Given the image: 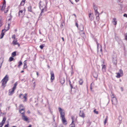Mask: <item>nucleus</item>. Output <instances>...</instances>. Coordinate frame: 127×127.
<instances>
[{"instance_id": "f257e3e1", "label": "nucleus", "mask_w": 127, "mask_h": 127, "mask_svg": "<svg viewBox=\"0 0 127 127\" xmlns=\"http://www.w3.org/2000/svg\"><path fill=\"white\" fill-rule=\"evenodd\" d=\"M59 111L60 112V117L63 124L66 125L67 124V121L65 117V113L64 111L61 108H58Z\"/></svg>"}, {"instance_id": "f03ea898", "label": "nucleus", "mask_w": 127, "mask_h": 127, "mask_svg": "<svg viewBox=\"0 0 127 127\" xmlns=\"http://www.w3.org/2000/svg\"><path fill=\"white\" fill-rule=\"evenodd\" d=\"M8 77L7 75H6L4 78L2 80V86H3L4 87L5 86V85L7 81L8 80Z\"/></svg>"}, {"instance_id": "7ed1b4c3", "label": "nucleus", "mask_w": 127, "mask_h": 127, "mask_svg": "<svg viewBox=\"0 0 127 127\" xmlns=\"http://www.w3.org/2000/svg\"><path fill=\"white\" fill-rule=\"evenodd\" d=\"M17 82H16L14 84V86L13 87L12 89L9 90L8 95H11L13 94L14 91L16 88L17 85Z\"/></svg>"}, {"instance_id": "20e7f679", "label": "nucleus", "mask_w": 127, "mask_h": 127, "mask_svg": "<svg viewBox=\"0 0 127 127\" xmlns=\"http://www.w3.org/2000/svg\"><path fill=\"white\" fill-rule=\"evenodd\" d=\"M112 62L114 64H117V55L116 54L113 55L112 57Z\"/></svg>"}, {"instance_id": "39448f33", "label": "nucleus", "mask_w": 127, "mask_h": 127, "mask_svg": "<svg viewBox=\"0 0 127 127\" xmlns=\"http://www.w3.org/2000/svg\"><path fill=\"white\" fill-rule=\"evenodd\" d=\"M25 95H23L21 94H20L19 95V97L22 99L24 98V102H25L26 101H27V94H25Z\"/></svg>"}, {"instance_id": "423d86ee", "label": "nucleus", "mask_w": 127, "mask_h": 127, "mask_svg": "<svg viewBox=\"0 0 127 127\" xmlns=\"http://www.w3.org/2000/svg\"><path fill=\"white\" fill-rule=\"evenodd\" d=\"M41 2V1L39 3V7L40 9L41 10V12L40 13V14L39 16V18H40L41 17V16H42V13H43V11L44 10V9H45V8L46 7V6H44V8H41V7H42V6L40 4V3Z\"/></svg>"}, {"instance_id": "0eeeda50", "label": "nucleus", "mask_w": 127, "mask_h": 127, "mask_svg": "<svg viewBox=\"0 0 127 127\" xmlns=\"http://www.w3.org/2000/svg\"><path fill=\"white\" fill-rule=\"evenodd\" d=\"M22 120L24 121L27 122L28 120V118L25 115L24 112V111L23 113H22Z\"/></svg>"}, {"instance_id": "6e6552de", "label": "nucleus", "mask_w": 127, "mask_h": 127, "mask_svg": "<svg viewBox=\"0 0 127 127\" xmlns=\"http://www.w3.org/2000/svg\"><path fill=\"white\" fill-rule=\"evenodd\" d=\"M51 75V82H52L54 79V75L53 71H51L50 72Z\"/></svg>"}, {"instance_id": "1a4fd4ad", "label": "nucleus", "mask_w": 127, "mask_h": 127, "mask_svg": "<svg viewBox=\"0 0 127 127\" xmlns=\"http://www.w3.org/2000/svg\"><path fill=\"white\" fill-rule=\"evenodd\" d=\"M112 103H115L117 102V101L116 98L114 96H112Z\"/></svg>"}, {"instance_id": "9d476101", "label": "nucleus", "mask_w": 127, "mask_h": 127, "mask_svg": "<svg viewBox=\"0 0 127 127\" xmlns=\"http://www.w3.org/2000/svg\"><path fill=\"white\" fill-rule=\"evenodd\" d=\"M6 120V119L5 117H4L3 118V120L1 123H0V127H2L4 123L5 122Z\"/></svg>"}, {"instance_id": "9b49d317", "label": "nucleus", "mask_w": 127, "mask_h": 127, "mask_svg": "<svg viewBox=\"0 0 127 127\" xmlns=\"http://www.w3.org/2000/svg\"><path fill=\"white\" fill-rule=\"evenodd\" d=\"M89 17L90 18V19L91 21L93 20L94 19V18L93 17V15L91 13H90L89 14Z\"/></svg>"}, {"instance_id": "f8f14e48", "label": "nucleus", "mask_w": 127, "mask_h": 127, "mask_svg": "<svg viewBox=\"0 0 127 127\" xmlns=\"http://www.w3.org/2000/svg\"><path fill=\"white\" fill-rule=\"evenodd\" d=\"M79 116L82 117L84 118L85 117L84 114L82 111H81V110L80 111V112L79 113Z\"/></svg>"}, {"instance_id": "ddd939ff", "label": "nucleus", "mask_w": 127, "mask_h": 127, "mask_svg": "<svg viewBox=\"0 0 127 127\" xmlns=\"http://www.w3.org/2000/svg\"><path fill=\"white\" fill-rule=\"evenodd\" d=\"M71 119L72 120V122L71 124L70 125V127H75V124L73 123V119L72 117Z\"/></svg>"}, {"instance_id": "4468645a", "label": "nucleus", "mask_w": 127, "mask_h": 127, "mask_svg": "<svg viewBox=\"0 0 127 127\" xmlns=\"http://www.w3.org/2000/svg\"><path fill=\"white\" fill-rule=\"evenodd\" d=\"M5 5H6V1H5V0H4V2L3 3V5L2 7L1 8V10H4L5 7Z\"/></svg>"}, {"instance_id": "2eb2a0df", "label": "nucleus", "mask_w": 127, "mask_h": 127, "mask_svg": "<svg viewBox=\"0 0 127 127\" xmlns=\"http://www.w3.org/2000/svg\"><path fill=\"white\" fill-rule=\"evenodd\" d=\"M102 70L103 72H105L106 71V66L105 65H102Z\"/></svg>"}, {"instance_id": "dca6fc26", "label": "nucleus", "mask_w": 127, "mask_h": 127, "mask_svg": "<svg viewBox=\"0 0 127 127\" xmlns=\"http://www.w3.org/2000/svg\"><path fill=\"white\" fill-rule=\"evenodd\" d=\"M116 19L115 18H114L112 20V22L114 23L113 24L116 25L117 24V22L116 21Z\"/></svg>"}, {"instance_id": "f3484780", "label": "nucleus", "mask_w": 127, "mask_h": 127, "mask_svg": "<svg viewBox=\"0 0 127 127\" xmlns=\"http://www.w3.org/2000/svg\"><path fill=\"white\" fill-rule=\"evenodd\" d=\"M65 82L64 79L63 78L61 79L60 80V82L62 84H63Z\"/></svg>"}, {"instance_id": "a211bd4d", "label": "nucleus", "mask_w": 127, "mask_h": 127, "mask_svg": "<svg viewBox=\"0 0 127 127\" xmlns=\"http://www.w3.org/2000/svg\"><path fill=\"white\" fill-rule=\"evenodd\" d=\"M93 75L94 78H97L98 77V74L96 72H95L93 73Z\"/></svg>"}, {"instance_id": "6ab92c4d", "label": "nucleus", "mask_w": 127, "mask_h": 127, "mask_svg": "<svg viewBox=\"0 0 127 127\" xmlns=\"http://www.w3.org/2000/svg\"><path fill=\"white\" fill-rule=\"evenodd\" d=\"M10 23H8V26L7 28H6V27H5V29L4 30H5L6 31H7L10 28Z\"/></svg>"}, {"instance_id": "aec40b11", "label": "nucleus", "mask_w": 127, "mask_h": 127, "mask_svg": "<svg viewBox=\"0 0 127 127\" xmlns=\"http://www.w3.org/2000/svg\"><path fill=\"white\" fill-rule=\"evenodd\" d=\"M28 10L31 12H32V6L30 5L28 7Z\"/></svg>"}, {"instance_id": "412c9836", "label": "nucleus", "mask_w": 127, "mask_h": 127, "mask_svg": "<svg viewBox=\"0 0 127 127\" xmlns=\"http://www.w3.org/2000/svg\"><path fill=\"white\" fill-rule=\"evenodd\" d=\"M13 43L14 45H18L19 46H20L18 42H17V41H15L14 40H13Z\"/></svg>"}, {"instance_id": "4be33fe9", "label": "nucleus", "mask_w": 127, "mask_h": 127, "mask_svg": "<svg viewBox=\"0 0 127 127\" xmlns=\"http://www.w3.org/2000/svg\"><path fill=\"white\" fill-rule=\"evenodd\" d=\"M26 0H23L21 2L20 5L22 6L24 5Z\"/></svg>"}, {"instance_id": "5701e85b", "label": "nucleus", "mask_w": 127, "mask_h": 127, "mask_svg": "<svg viewBox=\"0 0 127 127\" xmlns=\"http://www.w3.org/2000/svg\"><path fill=\"white\" fill-rule=\"evenodd\" d=\"M23 11L22 10H20L19 12V16H22L23 15Z\"/></svg>"}, {"instance_id": "b1692460", "label": "nucleus", "mask_w": 127, "mask_h": 127, "mask_svg": "<svg viewBox=\"0 0 127 127\" xmlns=\"http://www.w3.org/2000/svg\"><path fill=\"white\" fill-rule=\"evenodd\" d=\"M16 55V51H14L11 54L12 56L13 57H14Z\"/></svg>"}, {"instance_id": "393cba45", "label": "nucleus", "mask_w": 127, "mask_h": 127, "mask_svg": "<svg viewBox=\"0 0 127 127\" xmlns=\"http://www.w3.org/2000/svg\"><path fill=\"white\" fill-rule=\"evenodd\" d=\"M74 83H73L71 84H70V86L71 87V93H72V89L73 88H73V86H74V85H73Z\"/></svg>"}, {"instance_id": "a878e982", "label": "nucleus", "mask_w": 127, "mask_h": 127, "mask_svg": "<svg viewBox=\"0 0 127 127\" xmlns=\"http://www.w3.org/2000/svg\"><path fill=\"white\" fill-rule=\"evenodd\" d=\"M24 111L25 112V111L24 110V108H23L21 109H19V112L22 114V113H23Z\"/></svg>"}, {"instance_id": "bb28decb", "label": "nucleus", "mask_w": 127, "mask_h": 127, "mask_svg": "<svg viewBox=\"0 0 127 127\" xmlns=\"http://www.w3.org/2000/svg\"><path fill=\"white\" fill-rule=\"evenodd\" d=\"M19 64L18 65V68H20L21 65H22V63L21 61H20L18 63Z\"/></svg>"}, {"instance_id": "cd10ccee", "label": "nucleus", "mask_w": 127, "mask_h": 127, "mask_svg": "<svg viewBox=\"0 0 127 127\" xmlns=\"http://www.w3.org/2000/svg\"><path fill=\"white\" fill-rule=\"evenodd\" d=\"M83 82V81L82 79H80V80L79 81V84L80 85H82Z\"/></svg>"}, {"instance_id": "c85d7f7f", "label": "nucleus", "mask_w": 127, "mask_h": 127, "mask_svg": "<svg viewBox=\"0 0 127 127\" xmlns=\"http://www.w3.org/2000/svg\"><path fill=\"white\" fill-rule=\"evenodd\" d=\"M4 35V33L3 32H1L0 35V39H2L3 38Z\"/></svg>"}, {"instance_id": "c756f323", "label": "nucleus", "mask_w": 127, "mask_h": 127, "mask_svg": "<svg viewBox=\"0 0 127 127\" xmlns=\"http://www.w3.org/2000/svg\"><path fill=\"white\" fill-rule=\"evenodd\" d=\"M14 58L13 57H12V56L11 57H10V58H9V62H11L13 60H14Z\"/></svg>"}, {"instance_id": "7c9ffc66", "label": "nucleus", "mask_w": 127, "mask_h": 127, "mask_svg": "<svg viewBox=\"0 0 127 127\" xmlns=\"http://www.w3.org/2000/svg\"><path fill=\"white\" fill-rule=\"evenodd\" d=\"M121 76L119 72L117 73V75L116 77L117 78H119Z\"/></svg>"}, {"instance_id": "2f4dec72", "label": "nucleus", "mask_w": 127, "mask_h": 127, "mask_svg": "<svg viewBox=\"0 0 127 127\" xmlns=\"http://www.w3.org/2000/svg\"><path fill=\"white\" fill-rule=\"evenodd\" d=\"M93 7L94 10H96V9H98L97 7L95 5L94 3L93 4Z\"/></svg>"}, {"instance_id": "473e14b6", "label": "nucleus", "mask_w": 127, "mask_h": 127, "mask_svg": "<svg viewBox=\"0 0 127 127\" xmlns=\"http://www.w3.org/2000/svg\"><path fill=\"white\" fill-rule=\"evenodd\" d=\"M107 117L106 116V118L105 119L104 122V124L105 125L107 122Z\"/></svg>"}, {"instance_id": "72a5a7b5", "label": "nucleus", "mask_w": 127, "mask_h": 127, "mask_svg": "<svg viewBox=\"0 0 127 127\" xmlns=\"http://www.w3.org/2000/svg\"><path fill=\"white\" fill-rule=\"evenodd\" d=\"M26 62V61H24V68H25V69L27 67V64L26 63V62Z\"/></svg>"}, {"instance_id": "f704fd0d", "label": "nucleus", "mask_w": 127, "mask_h": 127, "mask_svg": "<svg viewBox=\"0 0 127 127\" xmlns=\"http://www.w3.org/2000/svg\"><path fill=\"white\" fill-rule=\"evenodd\" d=\"M45 46V45L44 44H42V45H41L39 47L41 49H43V48L44 47V46Z\"/></svg>"}, {"instance_id": "c9c22d12", "label": "nucleus", "mask_w": 127, "mask_h": 127, "mask_svg": "<svg viewBox=\"0 0 127 127\" xmlns=\"http://www.w3.org/2000/svg\"><path fill=\"white\" fill-rule=\"evenodd\" d=\"M95 40L96 42V44H97V48L98 49L99 44L98 43L97 40L96 39H95Z\"/></svg>"}, {"instance_id": "e433bc0d", "label": "nucleus", "mask_w": 127, "mask_h": 127, "mask_svg": "<svg viewBox=\"0 0 127 127\" xmlns=\"http://www.w3.org/2000/svg\"><path fill=\"white\" fill-rule=\"evenodd\" d=\"M96 19L97 21H98L99 20L100 18L99 16H96Z\"/></svg>"}, {"instance_id": "4c0bfd02", "label": "nucleus", "mask_w": 127, "mask_h": 127, "mask_svg": "<svg viewBox=\"0 0 127 127\" xmlns=\"http://www.w3.org/2000/svg\"><path fill=\"white\" fill-rule=\"evenodd\" d=\"M23 105L22 104H21L19 106V109H21L23 108Z\"/></svg>"}, {"instance_id": "58836bf2", "label": "nucleus", "mask_w": 127, "mask_h": 127, "mask_svg": "<svg viewBox=\"0 0 127 127\" xmlns=\"http://www.w3.org/2000/svg\"><path fill=\"white\" fill-rule=\"evenodd\" d=\"M119 73H120V74H122V75H123V71L121 69H120L119 71Z\"/></svg>"}, {"instance_id": "ea45409f", "label": "nucleus", "mask_w": 127, "mask_h": 127, "mask_svg": "<svg viewBox=\"0 0 127 127\" xmlns=\"http://www.w3.org/2000/svg\"><path fill=\"white\" fill-rule=\"evenodd\" d=\"M94 112L96 114H98V112L97 111H96V109H95L94 110Z\"/></svg>"}, {"instance_id": "a19ab883", "label": "nucleus", "mask_w": 127, "mask_h": 127, "mask_svg": "<svg viewBox=\"0 0 127 127\" xmlns=\"http://www.w3.org/2000/svg\"><path fill=\"white\" fill-rule=\"evenodd\" d=\"M2 26V22L1 21V20L0 19V27Z\"/></svg>"}, {"instance_id": "79ce46f5", "label": "nucleus", "mask_w": 127, "mask_h": 127, "mask_svg": "<svg viewBox=\"0 0 127 127\" xmlns=\"http://www.w3.org/2000/svg\"><path fill=\"white\" fill-rule=\"evenodd\" d=\"M95 15L96 16H99V13H98V12L97 13H95Z\"/></svg>"}, {"instance_id": "37998d69", "label": "nucleus", "mask_w": 127, "mask_h": 127, "mask_svg": "<svg viewBox=\"0 0 127 127\" xmlns=\"http://www.w3.org/2000/svg\"><path fill=\"white\" fill-rule=\"evenodd\" d=\"M8 11V9L7 8L6 10H5L4 11V13H6Z\"/></svg>"}, {"instance_id": "c03bdc74", "label": "nucleus", "mask_w": 127, "mask_h": 127, "mask_svg": "<svg viewBox=\"0 0 127 127\" xmlns=\"http://www.w3.org/2000/svg\"><path fill=\"white\" fill-rule=\"evenodd\" d=\"M76 26L77 27V28H78V25L77 23H76L75 24Z\"/></svg>"}, {"instance_id": "a18cd8bd", "label": "nucleus", "mask_w": 127, "mask_h": 127, "mask_svg": "<svg viewBox=\"0 0 127 127\" xmlns=\"http://www.w3.org/2000/svg\"><path fill=\"white\" fill-rule=\"evenodd\" d=\"M123 16L127 18V14H124Z\"/></svg>"}, {"instance_id": "49530a36", "label": "nucleus", "mask_w": 127, "mask_h": 127, "mask_svg": "<svg viewBox=\"0 0 127 127\" xmlns=\"http://www.w3.org/2000/svg\"><path fill=\"white\" fill-rule=\"evenodd\" d=\"M15 35H13L12 36V38H14V39H15Z\"/></svg>"}, {"instance_id": "de8ad7c7", "label": "nucleus", "mask_w": 127, "mask_h": 127, "mask_svg": "<svg viewBox=\"0 0 127 127\" xmlns=\"http://www.w3.org/2000/svg\"><path fill=\"white\" fill-rule=\"evenodd\" d=\"M97 9H96V10H94L95 12V13H97V12H98L97 11Z\"/></svg>"}, {"instance_id": "09e8293b", "label": "nucleus", "mask_w": 127, "mask_h": 127, "mask_svg": "<svg viewBox=\"0 0 127 127\" xmlns=\"http://www.w3.org/2000/svg\"><path fill=\"white\" fill-rule=\"evenodd\" d=\"M97 9H96V10H94L95 12V13H97V12H98L97 11Z\"/></svg>"}, {"instance_id": "8fccbe9b", "label": "nucleus", "mask_w": 127, "mask_h": 127, "mask_svg": "<svg viewBox=\"0 0 127 127\" xmlns=\"http://www.w3.org/2000/svg\"><path fill=\"white\" fill-rule=\"evenodd\" d=\"M8 124H7V125H5L4 127H8Z\"/></svg>"}, {"instance_id": "3c124183", "label": "nucleus", "mask_w": 127, "mask_h": 127, "mask_svg": "<svg viewBox=\"0 0 127 127\" xmlns=\"http://www.w3.org/2000/svg\"><path fill=\"white\" fill-rule=\"evenodd\" d=\"M121 89V91H123V88L122 87H121L120 88Z\"/></svg>"}, {"instance_id": "603ef678", "label": "nucleus", "mask_w": 127, "mask_h": 127, "mask_svg": "<svg viewBox=\"0 0 127 127\" xmlns=\"http://www.w3.org/2000/svg\"><path fill=\"white\" fill-rule=\"evenodd\" d=\"M92 83H91V86H90V89L91 90H92V87H91V85L92 84Z\"/></svg>"}, {"instance_id": "864d4df0", "label": "nucleus", "mask_w": 127, "mask_h": 127, "mask_svg": "<svg viewBox=\"0 0 127 127\" xmlns=\"http://www.w3.org/2000/svg\"><path fill=\"white\" fill-rule=\"evenodd\" d=\"M81 27H82V30H81V31H83V26H81Z\"/></svg>"}, {"instance_id": "5fc2aeb1", "label": "nucleus", "mask_w": 127, "mask_h": 127, "mask_svg": "<svg viewBox=\"0 0 127 127\" xmlns=\"http://www.w3.org/2000/svg\"><path fill=\"white\" fill-rule=\"evenodd\" d=\"M73 15H74V16H75V17L76 18V15L75 14H73Z\"/></svg>"}, {"instance_id": "6e6d98bb", "label": "nucleus", "mask_w": 127, "mask_h": 127, "mask_svg": "<svg viewBox=\"0 0 127 127\" xmlns=\"http://www.w3.org/2000/svg\"><path fill=\"white\" fill-rule=\"evenodd\" d=\"M79 0H75V1L76 2H78L79 1Z\"/></svg>"}, {"instance_id": "4d7b16f0", "label": "nucleus", "mask_w": 127, "mask_h": 127, "mask_svg": "<svg viewBox=\"0 0 127 127\" xmlns=\"http://www.w3.org/2000/svg\"><path fill=\"white\" fill-rule=\"evenodd\" d=\"M62 38L63 41H64V39L63 37H62Z\"/></svg>"}, {"instance_id": "13d9d810", "label": "nucleus", "mask_w": 127, "mask_h": 127, "mask_svg": "<svg viewBox=\"0 0 127 127\" xmlns=\"http://www.w3.org/2000/svg\"><path fill=\"white\" fill-rule=\"evenodd\" d=\"M69 85H70V84H71V82L70 81V80H69Z\"/></svg>"}, {"instance_id": "bf43d9fd", "label": "nucleus", "mask_w": 127, "mask_h": 127, "mask_svg": "<svg viewBox=\"0 0 127 127\" xmlns=\"http://www.w3.org/2000/svg\"><path fill=\"white\" fill-rule=\"evenodd\" d=\"M95 25L96 26V23L95 21H94Z\"/></svg>"}, {"instance_id": "052dcab7", "label": "nucleus", "mask_w": 127, "mask_h": 127, "mask_svg": "<svg viewBox=\"0 0 127 127\" xmlns=\"http://www.w3.org/2000/svg\"><path fill=\"white\" fill-rule=\"evenodd\" d=\"M36 74L37 75H38V72H36Z\"/></svg>"}, {"instance_id": "680f3d73", "label": "nucleus", "mask_w": 127, "mask_h": 127, "mask_svg": "<svg viewBox=\"0 0 127 127\" xmlns=\"http://www.w3.org/2000/svg\"><path fill=\"white\" fill-rule=\"evenodd\" d=\"M33 80H32V82L33 83H35V82H34V81H33Z\"/></svg>"}, {"instance_id": "e2e57ef3", "label": "nucleus", "mask_w": 127, "mask_h": 127, "mask_svg": "<svg viewBox=\"0 0 127 127\" xmlns=\"http://www.w3.org/2000/svg\"><path fill=\"white\" fill-rule=\"evenodd\" d=\"M125 37H126V36L127 35V33H126L125 34Z\"/></svg>"}, {"instance_id": "0e129e2a", "label": "nucleus", "mask_w": 127, "mask_h": 127, "mask_svg": "<svg viewBox=\"0 0 127 127\" xmlns=\"http://www.w3.org/2000/svg\"><path fill=\"white\" fill-rule=\"evenodd\" d=\"M24 72V70H22V71H21V73H23V72Z\"/></svg>"}, {"instance_id": "69168bd1", "label": "nucleus", "mask_w": 127, "mask_h": 127, "mask_svg": "<svg viewBox=\"0 0 127 127\" xmlns=\"http://www.w3.org/2000/svg\"><path fill=\"white\" fill-rule=\"evenodd\" d=\"M28 112L29 114H30V111H28Z\"/></svg>"}, {"instance_id": "338daca9", "label": "nucleus", "mask_w": 127, "mask_h": 127, "mask_svg": "<svg viewBox=\"0 0 127 127\" xmlns=\"http://www.w3.org/2000/svg\"><path fill=\"white\" fill-rule=\"evenodd\" d=\"M100 51L101 52L102 51V48L100 50Z\"/></svg>"}, {"instance_id": "774afa93", "label": "nucleus", "mask_w": 127, "mask_h": 127, "mask_svg": "<svg viewBox=\"0 0 127 127\" xmlns=\"http://www.w3.org/2000/svg\"><path fill=\"white\" fill-rule=\"evenodd\" d=\"M12 127H16V126H12Z\"/></svg>"}]
</instances>
